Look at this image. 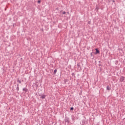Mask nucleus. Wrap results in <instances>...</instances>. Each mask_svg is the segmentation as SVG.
I'll return each mask as SVG.
<instances>
[{
	"label": "nucleus",
	"instance_id": "nucleus-23",
	"mask_svg": "<svg viewBox=\"0 0 125 125\" xmlns=\"http://www.w3.org/2000/svg\"><path fill=\"white\" fill-rule=\"evenodd\" d=\"M21 60L22 61V60H23V58H21Z\"/></svg>",
	"mask_w": 125,
	"mask_h": 125
},
{
	"label": "nucleus",
	"instance_id": "nucleus-15",
	"mask_svg": "<svg viewBox=\"0 0 125 125\" xmlns=\"http://www.w3.org/2000/svg\"><path fill=\"white\" fill-rule=\"evenodd\" d=\"M68 81H69V80H68V79H65V80H64V83H67V82H68Z\"/></svg>",
	"mask_w": 125,
	"mask_h": 125
},
{
	"label": "nucleus",
	"instance_id": "nucleus-3",
	"mask_svg": "<svg viewBox=\"0 0 125 125\" xmlns=\"http://www.w3.org/2000/svg\"><path fill=\"white\" fill-rule=\"evenodd\" d=\"M124 81H125V77L122 76L120 78V82H121V83H123V82H124Z\"/></svg>",
	"mask_w": 125,
	"mask_h": 125
},
{
	"label": "nucleus",
	"instance_id": "nucleus-26",
	"mask_svg": "<svg viewBox=\"0 0 125 125\" xmlns=\"http://www.w3.org/2000/svg\"><path fill=\"white\" fill-rule=\"evenodd\" d=\"M42 32H43V29H42Z\"/></svg>",
	"mask_w": 125,
	"mask_h": 125
},
{
	"label": "nucleus",
	"instance_id": "nucleus-10",
	"mask_svg": "<svg viewBox=\"0 0 125 125\" xmlns=\"http://www.w3.org/2000/svg\"><path fill=\"white\" fill-rule=\"evenodd\" d=\"M77 67L81 68V63L80 62L77 64Z\"/></svg>",
	"mask_w": 125,
	"mask_h": 125
},
{
	"label": "nucleus",
	"instance_id": "nucleus-7",
	"mask_svg": "<svg viewBox=\"0 0 125 125\" xmlns=\"http://www.w3.org/2000/svg\"><path fill=\"white\" fill-rule=\"evenodd\" d=\"M106 90H111V87H110L109 86H107Z\"/></svg>",
	"mask_w": 125,
	"mask_h": 125
},
{
	"label": "nucleus",
	"instance_id": "nucleus-17",
	"mask_svg": "<svg viewBox=\"0 0 125 125\" xmlns=\"http://www.w3.org/2000/svg\"><path fill=\"white\" fill-rule=\"evenodd\" d=\"M71 75H72V77H74V76H75V73H72Z\"/></svg>",
	"mask_w": 125,
	"mask_h": 125
},
{
	"label": "nucleus",
	"instance_id": "nucleus-12",
	"mask_svg": "<svg viewBox=\"0 0 125 125\" xmlns=\"http://www.w3.org/2000/svg\"><path fill=\"white\" fill-rule=\"evenodd\" d=\"M118 63H119V61H115V64L118 65Z\"/></svg>",
	"mask_w": 125,
	"mask_h": 125
},
{
	"label": "nucleus",
	"instance_id": "nucleus-9",
	"mask_svg": "<svg viewBox=\"0 0 125 125\" xmlns=\"http://www.w3.org/2000/svg\"><path fill=\"white\" fill-rule=\"evenodd\" d=\"M17 90L18 91H19V84H17V88H16Z\"/></svg>",
	"mask_w": 125,
	"mask_h": 125
},
{
	"label": "nucleus",
	"instance_id": "nucleus-1",
	"mask_svg": "<svg viewBox=\"0 0 125 125\" xmlns=\"http://www.w3.org/2000/svg\"><path fill=\"white\" fill-rule=\"evenodd\" d=\"M64 122H65V123H67V124H69L70 123V118L68 117H65Z\"/></svg>",
	"mask_w": 125,
	"mask_h": 125
},
{
	"label": "nucleus",
	"instance_id": "nucleus-4",
	"mask_svg": "<svg viewBox=\"0 0 125 125\" xmlns=\"http://www.w3.org/2000/svg\"><path fill=\"white\" fill-rule=\"evenodd\" d=\"M39 96H40V98L41 99H44L45 98V95H39Z\"/></svg>",
	"mask_w": 125,
	"mask_h": 125
},
{
	"label": "nucleus",
	"instance_id": "nucleus-21",
	"mask_svg": "<svg viewBox=\"0 0 125 125\" xmlns=\"http://www.w3.org/2000/svg\"><path fill=\"white\" fill-rule=\"evenodd\" d=\"M72 121H75V118H72Z\"/></svg>",
	"mask_w": 125,
	"mask_h": 125
},
{
	"label": "nucleus",
	"instance_id": "nucleus-8",
	"mask_svg": "<svg viewBox=\"0 0 125 125\" xmlns=\"http://www.w3.org/2000/svg\"><path fill=\"white\" fill-rule=\"evenodd\" d=\"M17 82H18V83H21V80H19V78H17Z\"/></svg>",
	"mask_w": 125,
	"mask_h": 125
},
{
	"label": "nucleus",
	"instance_id": "nucleus-6",
	"mask_svg": "<svg viewBox=\"0 0 125 125\" xmlns=\"http://www.w3.org/2000/svg\"><path fill=\"white\" fill-rule=\"evenodd\" d=\"M22 90H23V91H24L25 93H26V92H27V91H28V88H23L22 89Z\"/></svg>",
	"mask_w": 125,
	"mask_h": 125
},
{
	"label": "nucleus",
	"instance_id": "nucleus-29",
	"mask_svg": "<svg viewBox=\"0 0 125 125\" xmlns=\"http://www.w3.org/2000/svg\"><path fill=\"white\" fill-rule=\"evenodd\" d=\"M67 13H69V12H68Z\"/></svg>",
	"mask_w": 125,
	"mask_h": 125
},
{
	"label": "nucleus",
	"instance_id": "nucleus-28",
	"mask_svg": "<svg viewBox=\"0 0 125 125\" xmlns=\"http://www.w3.org/2000/svg\"><path fill=\"white\" fill-rule=\"evenodd\" d=\"M13 26L14 27V24H13Z\"/></svg>",
	"mask_w": 125,
	"mask_h": 125
},
{
	"label": "nucleus",
	"instance_id": "nucleus-27",
	"mask_svg": "<svg viewBox=\"0 0 125 125\" xmlns=\"http://www.w3.org/2000/svg\"><path fill=\"white\" fill-rule=\"evenodd\" d=\"M100 68V69L101 70V67H99Z\"/></svg>",
	"mask_w": 125,
	"mask_h": 125
},
{
	"label": "nucleus",
	"instance_id": "nucleus-14",
	"mask_svg": "<svg viewBox=\"0 0 125 125\" xmlns=\"http://www.w3.org/2000/svg\"><path fill=\"white\" fill-rule=\"evenodd\" d=\"M92 53H94V52H92L90 53L91 57H92V56H93V55L92 54Z\"/></svg>",
	"mask_w": 125,
	"mask_h": 125
},
{
	"label": "nucleus",
	"instance_id": "nucleus-24",
	"mask_svg": "<svg viewBox=\"0 0 125 125\" xmlns=\"http://www.w3.org/2000/svg\"><path fill=\"white\" fill-rule=\"evenodd\" d=\"M99 63H101V61H99Z\"/></svg>",
	"mask_w": 125,
	"mask_h": 125
},
{
	"label": "nucleus",
	"instance_id": "nucleus-20",
	"mask_svg": "<svg viewBox=\"0 0 125 125\" xmlns=\"http://www.w3.org/2000/svg\"><path fill=\"white\" fill-rule=\"evenodd\" d=\"M62 14H66V12L64 11V12L62 13Z\"/></svg>",
	"mask_w": 125,
	"mask_h": 125
},
{
	"label": "nucleus",
	"instance_id": "nucleus-5",
	"mask_svg": "<svg viewBox=\"0 0 125 125\" xmlns=\"http://www.w3.org/2000/svg\"><path fill=\"white\" fill-rule=\"evenodd\" d=\"M99 9H100L99 7H98V5H96V8L95 10L96 11V12H98V10H99Z\"/></svg>",
	"mask_w": 125,
	"mask_h": 125
},
{
	"label": "nucleus",
	"instance_id": "nucleus-25",
	"mask_svg": "<svg viewBox=\"0 0 125 125\" xmlns=\"http://www.w3.org/2000/svg\"><path fill=\"white\" fill-rule=\"evenodd\" d=\"M113 2H115V0H113Z\"/></svg>",
	"mask_w": 125,
	"mask_h": 125
},
{
	"label": "nucleus",
	"instance_id": "nucleus-18",
	"mask_svg": "<svg viewBox=\"0 0 125 125\" xmlns=\"http://www.w3.org/2000/svg\"><path fill=\"white\" fill-rule=\"evenodd\" d=\"M98 65H99V67H101V66H102V64L99 63V64H98Z\"/></svg>",
	"mask_w": 125,
	"mask_h": 125
},
{
	"label": "nucleus",
	"instance_id": "nucleus-2",
	"mask_svg": "<svg viewBox=\"0 0 125 125\" xmlns=\"http://www.w3.org/2000/svg\"><path fill=\"white\" fill-rule=\"evenodd\" d=\"M95 50H96V52L93 53L94 54L96 55L100 53V51H99V50L98 48H96L95 49Z\"/></svg>",
	"mask_w": 125,
	"mask_h": 125
},
{
	"label": "nucleus",
	"instance_id": "nucleus-11",
	"mask_svg": "<svg viewBox=\"0 0 125 125\" xmlns=\"http://www.w3.org/2000/svg\"><path fill=\"white\" fill-rule=\"evenodd\" d=\"M56 73H57V69H55L54 70V75H56Z\"/></svg>",
	"mask_w": 125,
	"mask_h": 125
},
{
	"label": "nucleus",
	"instance_id": "nucleus-13",
	"mask_svg": "<svg viewBox=\"0 0 125 125\" xmlns=\"http://www.w3.org/2000/svg\"><path fill=\"white\" fill-rule=\"evenodd\" d=\"M73 110H74V107H71L70 108V111H73Z\"/></svg>",
	"mask_w": 125,
	"mask_h": 125
},
{
	"label": "nucleus",
	"instance_id": "nucleus-19",
	"mask_svg": "<svg viewBox=\"0 0 125 125\" xmlns=\"http://www.w3.org/2000/svg\"><path fill=\"white\" fill-rule=\"evenodd\" d=\"M56 10H59V8L57 7V8H56Z\"/></svg>",
	"mask_w": 125,
	"mask_h": 125
},
{
	"label": "nucleus",
	"instance_id": "nucleus-16",
	"mask_svg": "<svg viewBox=\"0 0 125 125\" xmlns=\"http://www.w3.org/2000/svg\"><path fill=\"white\" fill-rule=\"evenodd\" d=\"M41 1H42V0H38V3H40L41 2Z\"/></svg>",
	"mask_w": 125,
	"mask_h": 125
},
{
	"label": "nucleus",
	"instance_id": "nucleus-22",
	"mask_svg": "<svg viewBox=\"0 0 125 125\" xmlns=\"http://www.w3.org/2000/svg\"><path fill=\"white\" fill-rule=\"evenodd\" d=\"M80 95H82V91H81V92L79 93Z\"/></svg>",
	"mask_w": 125,
	"mask_h": 125
}]
</instances>
